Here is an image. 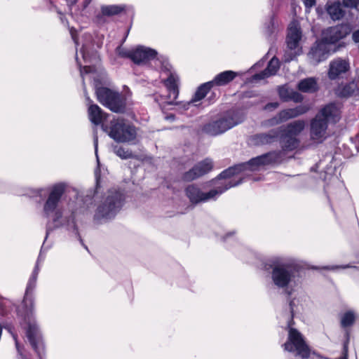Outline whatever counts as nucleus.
<instances>
[{
    "label": "nucleus",
    "instance_id": "2eb2a0df",
    "mask_svg": "<svg viewBox=\"0 0 359 359\" xmlns=\"http://www.w3.org/2000/svg\"><path fill=\"white\" fill-rule=\"evenodd\" d=\"M283 127L270 130L266 133H260L252 135L249 140L250 143L255 146H264L273 144L277 142Z\"/></svg>",
    "mask_w": 359,
    "mask_h": 359
},
{
    "label": "nucleus",
    "instance_id": "0eeeda50",
    "mask_svg": "<svg viewBox=\"0 0 359 359\" xmlns=\"http://www.w3.org/2000/svg\"><path fill=\"white\" fill-rule=\"evenodd\" d=\"M124 201L122 192L116 189L109 190L96 209L94 222L100 224L114 218L121 209Z\"/></svg>",
    "mask_w": 359,
    "mask_h": 359
},
{
    "label": "nucleus",
    "instance_id": "2f4dec72",
    "mask_svg": "<svg viewBox=\"0 0 359 359\" xmlns=\"http://www.w3.org/2000/svg\"><path fill=\"white\" fill-rule=\"evenodd\" d=\"M355 320V315L353 311L344 313L341 318V325L343 327L351 326Z\"/></svg>",
    "mask_w": 359,
    "mask_h": 359
},
{
    "label": "nucleus",
    "instance_id": "20e7f679",
    "mask_svg": "<svg viewBox=\"0 0 359 359\" xmlns=\"http://www.w3.org/2000/svg\"><path fill=\"white\" fill-rule=\"evenodd\" d=\"M44 257L41 252L39 253L35 267L29 278L25 294L23 299V305L25 308V313L22 321L20 323L22 327L25 330L26 336L39 357L42 359V353L44 351V345L39 327L34 316V297L33 291L36 285L38 274L40 271L39 264L43 262Z\"/></svg>",
    "mask_w": 359,
    "mask_h": 359
},
{
    "label": "nucleus",
    "instance_id": "3c124183",
    "mask_svg": "<svg viewBox=\"0 0 359 359\" xmlns=\"http://www.w3.org/2000/svg\"><path fill=\"white\" fill-rule=\"evenodd\" d=\"M92 0H84L83 1V8H86L91 2Z\"/></svg>",
    "mask_w": 359,
    "mask_h": 359
},
{
    "label": "nucleus",
    "instance_id": "aec40b11",
    "mask_svg": "<svg viewBox=\"0 0 359 359\" xmlns=\"http://www.w3.org/2000/svg\"><path fill=\"white\" fill-rule=\"evenodd\" d=\"M301 38L302 32L298 23L295 21L292 22L288 27V32L286 39L287 48L290 50H296L299 46Z\"/></svg>",
    "mask_w": 359,
    "mask_h": 359
},
{
    "label": "nucleus",
    "instance_id": "dca6fc26",
    "mask_svg": "<svg viewBox=\"0 0 359 359\" xmlns=\"http://www.w3.org/2000/svg\"><path fill=\"white\" fill-rule=\"evenodd\" d=\"M330 50V46L321 39L311 47L308 56L311 62L316 65L328 57Z\"/></svg>",
    "mask_w": 359,
    "mask_h": 359
},
{
    "label": "nucleus",
    "instance_id": "c756f323",
    "mask_svg": "<svg viewBox=\"0 0 359 359\" xmlns=\"http://www.w3.org/2000/svg\"><path fill=\"white\" fill-rule=\"evenodd\" d=\"M326 11L331 19L333 20H339L341 19L345 14V12L342 8L341 4L339 1L327 3L326 5Z\"/></svg>",
    "mask_w": 359,
    "mask_h": 359
},
{
    "label": "nucleus",
    "instance_id": "6ab92c4d",
    "mask_svg": "<svg viewBox=\"0 0 359 359\" xmlns=\"http://www.w3.org/2000/svg\"><path fill=\"white\" fill-rule=\"evenodd\" d=\"M84 42L80 49V54L85 63H93L97 60V53L92 48L91 35L84 34Z\"/></svg>",
    "mask_w": 359,
    "mask_h": 359
},
{
    "label": "nucleus",
    "instance_id": "37998d69",
    "mask_svg": "<svg viewBox=\"0 0 359 359\" xmlns=\"http://www.w3.org/2000/svg\"><path fill=\"white\" fill-rule=\"evenodd\" d=\"M93 142H94V147H95V153L96 157L97 158L98 137L97 135L96 130H94Z\"/></svg>",
    "mask_w": 359,
    "mask_h": 359
},
{
    "label": "nucleus",
    "instance_id": "603ef678",
    "mask_svg": "<svg viewBox=\"0 0 359 359\" xmlns=\"http://www.w3.org/2000/svg\"><path fill=\"white\" fill-rule=\"evenodd\" d=\"M322 163H323V161H320V162L318 163H317L316 165V168H319Z\"/></svg>",
    "mask_w": 359,
    "mask_h": 359
},
{
    "label": "nucleus",
    "instance_id": "58836bf2",
    "mask_svg": "<svg viewBox=\"0 0 359 359\" xmlns=\"http://www.w3.org/2000/svg\"><path fill=\"white\" fill-rule=\"evenodd\" d=\"M305 6L306 13H309L311 12V8L316 5V0H302Z\"/></svg>",
    "mask_w": 359,
    "mask_h": 359
},
{
    "label": "nucleus",
    "instance_id": "9b49d317",
    "mask_svg": "<svg viewBox=\"0 0 359 359\" xmlns=\"http://www.w3.org/2000/svg\"><path fill=\"white\" fill-rule=\"evenodd\" d=\"M95 93L98 101L111 111L116 113L124 111L126 98L121 93L105 87L97 88Z\"/></svg>",
    "mask_w": 359,
    "mask_h": 359
},
{
    "label": "nucleus",
    "instance_id": "1a4fd4ad",
    "mask_svg": "<svg viewBox=\"0 0 359 359\" xmlns=\"http://www.w3.org/2000/svg\"><path fill=\"white\" fill-rule=\"evenodd\" d=\"M294 302L290 301V315L288 317L287 327L288 329V338L283 344L284 349L287 351L294 353L302 358H307L310 355V349L306 344L302 334L296 329L292 327L294 324Z\"/></svg>",
    "mask_w": 359,
    "mask_h": 359
},
{
    "label": "nucleus",
    "instance_id": "13d9d810",
    "mask_svg": "<svg viewBox=\"0 0 359 359\" xmlns=\"http://www.w3.org/2000/svg\"><path fill=\"white\" fill-rule=\"evenodd\" d=\"M332 160H333V158H331V159L330 160V163H332Z\"/></svg>",
    "mask_w": 359,
    "mask_h": 359
},
{
    "label": "nucleus",
    "instance_id": "c03bdc74",
    "mask_svg": "<svg viewBox=\"0 0 359 359\" xmlns=\"http://www.w3.org/2000/svg\"><path fill=\"white\" fill-rule=\"evenodd\" d=\"M348 267H349L348 265H346V266L334 265V266H326L323 267V269H327V270H335L337 269H345V268H348Z\"/></svg>",
    "mask_w": 359,
    "mask_h": 359
},
{
    "label": "nucleus",
    "instance_id": "cd10ccee",
    "mask_svg": "<svg viewBox=\"0 0 359 359\" xmlns=\"http://www.w3.org/2000/svg\"><path fill=\"white\" fill-rule=\"evenodd\" d=\"M297 88L303 93H316L318 90L317 79L314 77L302 79L297 84Z\"/></svg>",
    "mask_w": 359,
    "mask_h": 359
},
{
    "label": "nucleus",
    "instance_id": "49530a36",
    "mask_svg": "<svg viewBox=\"0 0 359 359\" xmlns=\"http://www.w3.org/2000/svg\"><path fill=\"white\" fill-rule=\"evenodd\" d=\"M352 39L355 43H359V29L353 33Z\"/></svg>",
    "mask_w": 359,
    "mask_h": 359
},
{
    "label": "nucleus",
    "instance_id": "ea45409f",
    "mask_svg": "<svg viewBox=\"0 0 359 359\" xmlns=\"http://www.w3.org/2000/svg\"><path fill=\"white\" fill-rule=\"evenodd\" d=\"M44 1L47 3V7L50 11H53V10L57 11L58 14L60 15V19H61L62 22H64L63 15L62 14V13L60 11H58L57 9L56 6L53 4V1L52 0H44Z\"/></svg>",
    "mask_w": 359,
    "mask_h": 359
},
{
    "label": "nucleus",
    "instance_id": "423d86ee",
    "mask_svg": "<svg viewBox=\"0 0 359 359\" xmlns=\"http://www.w3.org/2000/svg\"><path fill=\"white\" fill-rule=\"evenodd\" d=\"M341 114V107L337 103L330 102L323 107L311 121V139L319 143L323 142L327 137L328 124L339 121Z\"/></svg>",
    "mask_w": 359,
    "mask_h": 359
},
{
    "label": "nucleus",
    "instance_id": "473e14b6",
    "mask_svg": "<svg viewBox=\"0 0 359 359\" xmlns=\"http://www.w3.org/2000/svg\"><path fill=\"white\" fill-rule=\"evenodd\" d=\"M283 121L278 113L276 116L269 119L264 120L261 123V126L264 128H271L282 123Z\"/></svg>",
    "mask_w": 359,
    "mask_h": 359
},
{
    "label": "nucleus",
    "instance_id": "412c9836",
    "mask_svg": "<svg viewBox=\"0 0 359 359\" xmlns=\"http://www.w3.org/2000/svg\"><path fill=\"white\" fill-rule=\"evenodd\" d=\"M125 5H107L102 6L101 13L97 14L95 18V22L97 24H103L105 22V17H110L118 15L126 11Z\"/></svg>",
    "mask_w": 359,
    "mask_h": 359
},
{
    "label": "nucleus",
    "instance_id": "ddd939ff",
    "mask_svg": "<svg viewBox=\"0 0 359 359\" xmlns=\"http://www.w3.org/2000/svg\"><path fill=\"white\" fill-rule=\"evenodd\" d=\"M213 168V162L210 158H205L196 163L191 169L184 173L182 179L190 182L210 172Z\"/></svg>",
    "mask_w": 359,
    "mask_h": 359
},
{
    "label": "nucleus",
    "instance_id": "72a5a7b5",
    "mask_svg": "<svg viewBox=\"0 0 359 359\" xmlns=\"http://www.w3.org/2000/svg\"><path fill=\"white\" fill-rule=\"evenodd\" d=\"M278 21L276 19V17L274 15H272L269 19V24H266V34L269 36L271 35L273 33L276 32V30L278 29Z\"/></svg>",
    "mask_w": 359,
    "mask_h": 359
},
{
    "label": "nucleus",
    "instance_id": "6e6d98bb",
    "mask_svg": "<svg viewBox=\"0 0 359 359\" xmlns=\"http://www.w3.org/2000/svg\"><path fill=\"white\" fill-rule=\"evenodd\" d=\"M320 8L319 7L316 8V11L318 13H320Z\"/></svg>",
    "mask_w": 359,
    "mask_h": 359
},
{
    "label": "nucleus",
    "instance_id": "393cba45",
    "mask_svg": "<svg viewBox=\"0 0 359 359\" xmlns=\"http://www.w3.org/2000/svg\"><path fill=\"white\" fill-rule=\"evenodd\" d=\"M358 91V88L357 84L354 81H352L339 85L335 89V94L339 97L347 98L353 95Z\"/></svg>",
    "mask_w": 359,
    "mask_h": 359
},
{
    "label": "nucleus",
    "instance_id": "4c0bfd02",
    "mask_svg": "<svg viewBox=\"0 0 359 359\" xmlns=\"http://www.w3.org/2000/svg\"><path fill=\"white\" fill-rule=\"evenodd\" d=\"M303 99L304 97L302 94L292 90V93H290V101L292 100L296 103H299L301 102Z\"/></svg>",
    "mask_w": 359,
    "mask_h": 359
},
{
    "label": "nucleus",
    "instance_id": "79ce46f5",
    "mask_svg": "<svg viewBox=\"0 0 359 359\" xmlns=\"http://www.w3.org/2000/svg\"><path fill=\"white\" fill-rule=\"evenodd\" d=\"M12 335H13V339H14V341H15V347H16V349H17V351H18V353H19L20 355H22V348H21V346H20V343H19V341H18V337H17V335H16L15 334H12Z\"/></svg>",
    "mask_w": 359,
    "mask_h": 359
},
{
    "label": "nucleus",
    "instance_id": "e433bc0d",
    "mask_svg": "<svg viewBox=\"0 0 359 359\" xmlns=\"http://www.w3.org/2000/svg\"><path fill=\"white\" fill-rule=\"evenodd\" d=\"M345 7L355 8L359 11V0H342Z\"/></svg>",
    "mask_w": 359,
    "mask_h": 359
},
{
    "label": "nucleus",
    "instance_id": "8fccbe9b",
    "mask_svg": "<svg viewBox=\"0 0 359 359\" xmlns=\"http://www.w3.org/2000/svg\"><path fill=\"white\" fill-rule=\"evenodd\" d=\"M297 53H295L293 55L290 56L289 57H285V62H290V60H292L296 57Z\"/></svg>",
    "mask_w": 359,
    "mask_h": 359
},
{
    "label": "nucleus",
    "instance_id": "de8ad7c7",
    "mask_svg": "<svg viewBox=\"0 0 359 359\" xmlns=\"http://www.w3.org/2000/svg\"><path fill=\"white\" fill-rule=\"evenodd\" d=\"M70 34L72 35V39H73V41H74V43L76 45V46L77 47L79 46V42H78V39H77V38H76V35H75V34H74V32L73 31V29H70Z\"/></svg>",
    "mask_w": 359,
    "mask_h": 359
},
{
    "label": "nucleus",
    "instance_id": "f704fd0d",
    "mask_svg": "<svg viewBox=\"0 0 359 359\" xmlns=\"http://www.w3.org/2000/svg\"><path fill=\"white\" fill-rule=\"evenodd\" d=\"M292 90L288 88L285 86L278 87V92L280 100L283 102L290 101V93Z\"/></svg>",
    "mask_w": 359,
    "mask_h": 359
},
{
    "label": "nucleus",
    "instance_id": "f8f14e48",
    "mask_svg": "<svg viewBox=\"0 0 359 359\" xmlns=\"http://www.w3.org/2000/svg\"><path fill=\"white\" fill-rule=\"evenodd\" d=\"M348 59L337 57L330 62L327 76L331 80H336L344 77L350 70Z\"/></svg>",
    "mask_w": 359,
    "mask_h": 359
},
{
    "label": "nucleus",
    "instance_id": "a18cd8bd",
    "mask_svg": "<svg viewBox=\"0 0 359 359\" xmlns=\"http://www.w3.org/2000/svg\"><path fill=\"white\" fill-rule=\"evenodd\" d=\"M266 58L265 57H263L262 59H261L259 61H258L252 67L253 68H256V67H263L265 64V62H266Z\"/></svg>",
    "mask_w": 359,
    "mask_h": 359
},
{
    "label": "nucleus",
    "instance_id": "39448f33",
    "mask_svg": "<svg viewBox=\"0 0 359 359\" xmlns=\"http://www.w3.org/2000/svg\"><path fill=\"white\" fill-rule=\"evenodd\" d=\"M267 265L271 269V276L273 285L282 290L286 294L291 295L298 285L300 274L298 267L286 263L280 257H272Z\"/></svg>",
    "mask_w": 359,
    "mask_h": 359
},
{
    "label": "nucleus",
    "instance_id": "5701e85b",
    "mask_svg": "<svg viewBox=\"0 0 359 359\" xmlns=\"http://www.w3.org/2000/svg\"><path fill=\"white\" fill-rule=\"evenodd\" d=\"M310 109V107L305 104L297 106L294 108H289L278 112L283 123L289 119L294 118L300 115L306 114Z\"/></svg>",
    "mask_w": 359,
    "mask_h": 359
},
{
    "label": "nucleus",
    "instance_id": "864d4df0",
    "mask_svg": "<svg viewBox=\"0 0 359 359\" xmlns=\"http://www.w3.org/2000/svg\"><path fill=\"white\" fill-rule=\"evenodd\" d=\"M44 243H46V241H43V245H42V247H41V249L40 252H43V248H44ZM41 255H43V254L41 253ZM42 257H45L43 255H42Z\"/></svg>",
    "mask_w": 359,
    "mask_h": 359
},
{
    "label": "nucleus",
    "instance_id": "4468645a",
    "mask_svg": "<svg viewBox=\"0 0 359 359\" xmlns=\"http://www.w3.org/2000/svg\"><path fill=\"white\" fill-rule=\"evenodd\" d=\"M349 32V27L346 25L331 27L323 32L322 40L330 46L346 37Z\"/></svg>",
    "mask_w": 359,
    "mask_h": 359
},
{
    "label": "nucleus",
    "instance_id": "b1692460",
    "mask_svg": "<svg viewBox=\"0 0 359 359\" xmlns=\"http://www.w3.org/2000/svg\"><path fill=\"white\" fill-rule=\"evenodd\" d=\"M280 145L283 151H290L297 149L299 146V140L294 136L290 135L285 133H280Z\"/></svg>",
    "mask_w": 359,
    "mask_h": 359
},
{
    "label": "nucleus",
    "instance_id": "f257e3e1",
    "mask_svg": "<svg viewBox=\"0 0 359 359\" xmlns=\"http://www.w3.org/2000/svg\"><path fill=\"white\" fill-rule=\"evenodd\" d=\"M65 189L66 184L62 182L55 184L48 188V196L42 210L43 216L50 219L46 225L45 240L53 230L65 228L72 236L78 238L88 250V248L83 243L75 221V214L77 212L76 202L67 201L63 198Z\"/></svg>",
    "mask_w": 359,
    "mask_h": 359
},
{
    "label": "nucleus",
    "instance_id": "c9c22d12",
    "mask_svg": "<svg viewBox=\"0 0 359 359\" xmlns=\"http://www.w3.org/2000/svg\"><path fill=\"white\" fill-rule=\"evenodd\" d=\"M76 60L77 62V65H79L80 68V74L81 76L83 77V74H88L92 71V67L90 65H85L83 67L81 66V63L80 62L78 57V54L76 53Z\"/></svg>",
    "mask_w": 359,
    "mask_h": 359
},
{
    "label": "nucleus",
    "instance_id": "4be33fe9",
    "mask_svg": "<svg viewBox=\"0 0 359 359\" xmlns=\"http://www.w3.org/2000/svg\"><path fill=\"white\" fill-rule=\"evenodd\" d=\"M280 68V61L276 57H273L269 62L268 65L265 69L259 73L255 74L252 76V81H259L274 76L278 72Z\"/></svg>",
    "mask_w": 359,
    "mask_h": 359
},
{
    "label": "nucleus",
    "instance_id": "09e8293b",
    "mask_svg": "<svg viewBox=\"0 0 359 359\" xmlns=\"http://www.w3.org/2000/svg\"><path fill=\"white\" fill-rule=\"evenodd\" d=\"M78 0H69V1H67V4H68V6L69 7V8L71 9L72 7L76 4V3L77 2Z\"/></svg>",
    "mask_w": 359,
    "mask_h": 359
},
{
    "label": "nucleus",
    "instance_id": "a19ab883",
    "mask_svg": "<svg viewBox=\"0 0 359 359\" xmlns=\"http://www.w3.org/2000/svg\"><path fill=\"white\" fill-rule=\"evenodd\" d=\"M278 107L279 103L278 102H269L264 106V109L266 111H271L277 109Z\"/></svg>",
    "mask_w": 359,
    "mask_h": 359
},
{
    "label": "nucleus",
    "instance_id": "5fc2aeb1",
    "mask_svg": "<svg viewBox=\"0 0 359 359\" xmlns=\"http://www.w3.org/2000/svg\"><path fill=\"white\" fill-rule=\"evenodd\" d=\"M128 32H129V30H128V31L126 32V36H125V37H124V39H123V41H126V37L128 36Z\"/></svg>",
    "mask_w": 359,
    "mask_h": 359
},
{
    "label": "nucleus",
    "instance_id": "7c9ffc66",
    "mask_svg": "<svg viewBox=\"0 0 359 359\" xmlns=\"http://www.w3.org/2000/svg\"><path fill=\"white\" fill-rule=\"evenodd\" d=\"M111 149L112 151L118 157H120L122 159H129L134 157L132 151L128 149H126L125 147L122 146H119L118 144H112L111 145Z\"/></svg>",
    "mask_w": 359,
    "mask_h": 359
},
{
    "label": "nucleus",
    "instance_id": "9d476101",
    "mask_svg": "<svg viewBox=\"0 0 359 359\" xmlns=\"http://www.w3.org/2000/svg\"><path fill=\"white\" fill-rule=\"evenodd\" d=\"M243 116L238 111L231 109L226 111L218 119L205 124L202 130L209 135L217 136L239 124L243 121Z\"/></svg>",
    "mask_w": 359,
    "mask_h": 359
},
{
    "label": "nucleus",
    "instance_id": "6e6552de",
    "mask_svg": "<svg viewBox=\"0 0 359 359\" xmlns=\"http://www.w3.org/2000/svg\"><path fill=\"white\" fill-rule=\"evenodd\" d=\"M102 128L118 143L136 144L137 128L128 120L122 118H114L109 126L102 125Z\"/></svg>",
    "mask_w": 359,
    "mask_h": 359
},
{
    "label": "nucleus",
    "instance_id": "f3484780",
    "mask_svg": "<svg viewBox=\"0 0 359 359\" xmlns=\"http://www.w3.org/2000/svg\"><path fill=\"white\" fill-rule=\"evenodd\" d=\"M212 87L213 86L210 81L203 83L197 88L194 95L191 100L187 102H176L175 104L178 107V109L181 112H183L189 109L191 106H196L195 102L203 99Z\"/></svg>",
    "mask_w": 359,
    "mask_h": 359
},
{
    "label": "nucleus",
    "instance_id": "7ed1b4c3",
    "mask_svg": "<svg viewBox=\"0 0 359 359\" xmlns=\"http://www.w3.org/2000/svg\"><path fill=\"white\" fill-rule=\"evenodd\" d=\"M117 53L120 57L128 58L139 65L155 60L156 64L160 65V78L168 91L169 98L172 100L177 99L179 95V76L166 58L157 57L158 53L156 50L144 46H137L131 49L118 47Z\"/></svg>",
    "mask_w": 359,
    "mask_h": 359
},
{
    "label": "nucleus",
    "instance_id": "bf43d9fd",
    "mask_svg": "<svg viewBox=\"0 0 359 359\" xmlns=\"http://www.w3.org/2000/svg\"><path fill=\"white\" fill-rule=\"evenodd\" d=\"M101 44L97 43V47H100Z\"/></svg>",
    "mask_w": 359,
    "mask_h": 359
},
{
    "label": "nucleus",
    "instance_id": "f03ea898",
    "mask_svg": "<svg viewBox=\"0 0 359 359\" xmlns=\"http://www.w3.org/2000/svg\"><path fill=\"white\" fill-rule=\"evenodd\" d=\"M282 159V151H271L261 156L252 158L245 163L235 165L222 171L217 177V180L229 179L236 175H241L237 180H231L224 187H219L208 192L202 191L196 185L188 186L186 189V195L191 203L197 204L205 203L210 200H215L219 195L229 189L239 185L243 181V172L245 171H256L265 165L278 163Z\"/></svg>",
    "mask_w": 359,
    "mask_h": 359
},
{
    "label": "nucleus",
    "instance_id": "bb28decb",
    "mask_svg": "<svg viewBox=\"0 0 359 359\" xmlns=\"http://www.w3.org/2000/svg\"><path fill=\"white\" fill-rule=\"evenodd\" d=\"M88 117L90 121L95 126L101 124L106 118V114L97 105L90 104L88 107Z\"/></svg>",
    "mask_w": 359,
    "mask_h": 359
},
{
    "label": "nucleus",
    "instance_id": "c85d7f7f",
    "mask_svg": "<svg viewBox=\"0 0 359 359\" xmlns=\"http://www.w3.org/2000/svg\"><path fill=\"white\" fill-rule=\"evenodd\" d=\"M305 126V121L296 120L288 123L286 126H282L281 133H285L290 135L296 137L304 130Z\"/></svg>",
    "mask_w": 359,
    "mask_h": 359
},
{
    "label": "nucleus",
    "instance_id": "a878e982",
    "mask_svg": "<svg viewBox=\"0 0 359 359\" xmlns=\"http://www.w3.org/2000/svg\"><path fill=\"white\" fill-rule=\"evenodd\" d=\"M237 74L236 72L231 70L224 71L217 74L210 82L213 86H225L233 81L236 77Z\"/></svg>",
    "mask_w": 359,
    "mask_h": 359
},
{
    "label": "nucleus",
    "instance_id": "a211bd4d",
    "mask_svg": "<svg viewBox=\"0 0 359 359\" xmlns=\"http://www.w3.org/2000/svg\"><path fill=\"white\" fill-rule=\"evenodd\" d=\"M335 165H327L324 170V181H330L331 184H327L324 187L325 191L327 195L328 200L331 201V195L333 194L334 189H341L343 188L342 182L334 176Z\"/></svg>",
    "mask_w": 359,
    "mask_h": 359
},
{
    "label": "nucleus",
    "instance_id": "4d7b16f0",
    "mask_svg": "<svg viewBox=\"0 0 359 359\" xmlns=\"http://www.w3.org/2000/svg\"><path fill=\"white\" fill-rule=\"evenodd\" d=\"M229 235H230V234H227V235L224 238V241H226V240L227 239V238L229 237Z\"/></svg>",
    "mask_w": 359,
    "mask_h": 359
}]
</instances>
